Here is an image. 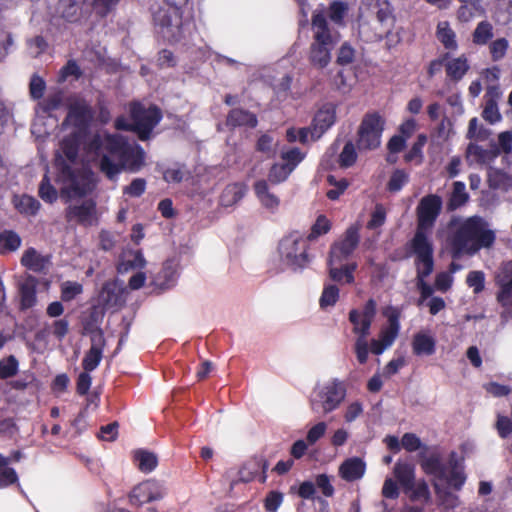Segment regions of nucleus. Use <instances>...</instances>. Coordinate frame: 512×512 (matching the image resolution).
<instances>
[{
  "label": "nucleus",
  "mask_w": 512,
  "mask_h": 512,
  "mask_svg": "<svg viewBox=\"0 0 512 512\" xmlns=\"http://www.w3.org/2000/svg\"><path fill=\"white\" fill-rule=\"evenodd\" d=\"M509 47V43L505 38H499L490 44V53L493 60L498 61L502 59Z\"/></svg>",
  "instance_id": "nucleus-55"
},
{
  "label": "nucleus",
  "mask_w": 512,
  "mask_h": 512,
  "mask_svg": "<svg viewBox=\"0 0 512 512\" xmlns=\"http://www.w3.org/2000/svg\"><path fill=\"white\" fill-rule=\"evenodd\" d=\"M357 154L353 143L348 142L345 144L340 156L339 163L342 167H349L355 163Z\"/></svg>",
  "instance_id": "nucleus-51"
},
{
  "label": "nucleus",
  "mask_w": 512,
  "mask_h": 512,
  "mask_svg": "<svg viewBox=\"0 0 512 512\" xmlns=\"http://www.w3.org/2000/svg\"><path fill=\"white\" fill-rule=\"evenodd\" d=\"M39 196L43 201L48 203H53L58 198V192L51 184L50 179L47 175L43 177L40 183Z\"/></svg>",
  "instance_id": "nucleus-46"
},
{
  "label": "nucleus",
  "mask_w": 512,
  "mask_h": 512,
  "mask_svg": "<svg viewBox=\"0 0 512 512\" xmlns=\"http://www.w3.org/2000/svg\"><path fill=\"white\" fill-rule=\"evenodd\" d=\"M283 502V494L278 491H271L265 498L264 507L269 512H276Z\"/></svg>",
  "instance_id": "nucleus-59"
},
{
  "label": "nucleus",
  "mask_w": 512,
  "mask_h": 512,
  "mask_svg": "<svg viewBox=\"0 0 512 512\" xmlns=\"http://www.w3.org/2000/svg\"><path fill=\"white\" fill-rule=\"evenodd\" d=\"M445 66L447 75L454 80H460L469 69L467 59L464 56L448 60Z\"/></svg>",
  "instance_id": "nucleus-35"
},
{
  "label": "nucleus",
  "mask_w": 512,
  "mask_h": 512,
  "mask_svg": "<svg viewBox=\"0 0 512 512\" xmlns=\"http://www.w3.org/2000/svg\"><path fill=\"white\" fill-rule=\"evenodd\" d=\"M331 228V223L324 215H319L311 228V232L306 238L308 240H314L321 235L326 234Z\"/></svg>",
  "instance_id": "nucleus-48"
},
{
  "label": "nucleus",
  "mask_w": 512,
  "mask_h": 512,
  "mask_svg": "<svg viewBox=\"0 0 512 512\" xmlns=\"http://www.w3.org/2000/svg\"><path fill=\"white\" fill-rule=\"evenodd\" d=\"M412 350L417 356H431L436 350L435 337L428 330L417 332L413 336Z\"/></svg>",
  "instance_id": "nucleus-24"
},
{
  "label": "nucleus",
  "mask_w": 512,
  "mask_h": 512,
  "mask_svg": "<svg viewBox=\"0 0 512 512\" xmlns=\"http://www.w3.org/2000/svg\"><path fill=\"white\" fill-rule=\"evenodd\" d=\"M346 396L344 383L338 379H330L318 385L311 398V409L315 412L328 414L337 409Z\"/></svg>",
  "instance_id": "nucleus-8"
},
{
  "label": "nucleus",
  "mask_w": 512,
  "mask_h": 512,
  "mask_svg": "<svg viewBox=\"0 0 512 512\" xmlns=\"http://www.w3.org/2000/svg\"><path fill=\"white\" fill-rule=\"evenodd\" d=\"M21 264L34 272H44L50 266V257L42 255L35 248H28L24 251Z\"/></svg>",
  "instance_id": "nucleus-26"
},
{
  "label": "nucleus",
  "mask_w": 512,
  "mask_h": 512,
  "mask_svg": "<svg viewBox=\"0 0 512 512\" xmlns=\"http://www.w3.org/2000/svg\"><path fill=\"white\" fill-rule=\"evenodd\" d=\"M328 182L334 186V188L327 191L326 195L331 200H336L348 187V182L345 179L336 180L334 176H328Z\"/></svg>",
  "instance_id": "nucleus-52"
},
{
  "label": "nucleus",
  "mask_w": 512,
  "mask_h": 512,
  "mask_svg": "<svg viewBox=\"0 0 512 512\" xmlns=\"http://www.w3.org/2000/svg\"><path fill=\"white\" fill-rule=\"evenodd\" d=\"M336 120V108L333 104L323 105L315 114L312 128L310 129L311 140H317L328 130Z\"/></svg>",
  "instance_id": "nucleus-17"
},
{
  "label": "nucleus",
  "mask_w": 512,
  "mask_h": 512,
  "mask_svg": "<svg viewBox=\"0 0 512 512\" xmlns=\"http://www.w3.org/2000/svg\"><path fill=\"white\" fill-rule=\"evenodd\" d=\"M131 122L124 118H118L115 122L117 129L132 130L139 139L147 140L150 138L152 130L162 118L161 111L156 106L145 107L140 103H133L130 107Z\"/></svg>",
  "instance_id": "nucleus-6"
},
{
  "label": "nucleus",
  "mask_w": 512,
  "mask_h": 512,
  "mask_svg": "<svg viewBox=\"0 0 512 512\" xmlns=\"http://www.w3.org/2000/svg\"><path fill=\"white\" fill-rule=\"evenodd\" d=\"M254 192L263 208L271 213L278 210L280 206V199L277 195L271 192L266 180H258L255 182Z\"/></svg>",
  "instance_id": "nucleus-23"
},
{
  "label": "nucleus",
  "mask_w": 512,
  "mask_h": 512,
  "mask_svg": "<svg viewBox=\"0 0 512 512\" xmlns=\"http://www.w3.org/2000/svg\"><path fill=\"white\" fill-rule=\"evenodd\" d=\"M448 246L453 258L473 255L482 248H489L495 241L494 232L479 216L467 219L453 218L449 223Z\"/></svg>",
  "instance_id": "nucleus-4"
},
{
  "label": "nucleus",
  "mask_w": 512,
  "mask_h": 512,
  "mask_svg": "<svg viewBox=\"0 0 512 512\" xmlns=\"http://www.w3.org/2000/svg\"><path fill=\"white\" fill-rule=\"evenodd\" d=\"M176 280V269L172 262H167L160 275L155 278L154 283L160 289H168L174 285Z\"/></svg>",
  "instance_id": "nucleus-39"
},
{
  "label": "nucleus",
  "mask_w": 512,
  "mask_h": 512,
  "mask_svg": "<svg viewBox=\"0 0 512 512\" xmlns=\"http://www.w3.org/2000/svg\"><path fill=\"white\" fill-rule=\"evenodd\" d=\"M355 353L357 360L359 363L364 364L368 360L369 354V345L364 336H358L355 345H354Z\"/></svg>",
  "instance_id": "nucleus-58"
},
{
  "label": "nucleus",
  "mask_w": 512,
  "mask_h": 512,
  "mask_svg": "<svg viewBox=\"0 0 512 512\" xmlns=\"http://www.w3.org/2000/svg\"><path fill=\"white\" fill-rule=\"evenodd\" d=\"M384 123L385 120L378 113L365 115L358 132L360 149L372 150L380 146Z\"/></svg>",
  "instance_id": "nucleus-11"
},
{
  "label": "nucleus",
  "mask_w": 512,
  "mask_h": 512,
  "mask_svg": "<svg viewBox=\"0 0 512 512\" xmlns=\"http://www.w3.org/2000/svg\"><path fill=\"white\" fill-rule=\"evenodd\" d=\"M338 298L339 288L333 284H326L320 297V306L322 308L334 306Z\"/></svg>",
  "instance_id": "nucleus-45"
},
{
  "label": "nucleus",
  "mask_w": 512,
  "mask_h": 512,
  "mask_svg": "<svg viewBox=\"0 0 512 512\" xmlns=\"http://www.w3.org/2000/svg\"><path fill=\"white\" fill-rule=\"evenodd\" d=\"M312 29L314 41L311 45L310 61L315 67L324 68L331 60V50L339 41V35L331 33L321 12L314 13Z\"/></svg>",
  "instance_id": "nucleus-5"
},
{
  "label": "nucleus",
  "mask_w": 512,
  "mask_h": 512,
  "mask_svg": "<svg viewBox=\"0 0 512 512\" xmlns=\"http://www.w3.org/2000/svg\"><path fill=\"white\" fill-rule=\"evenodd\" d=\"M499 155L497 148H483L482 146L470 143L466 148L465 160L469 165H489Z\"/></svg>",
  "instance_id": "nucleus-19"
},
{
  "label": "nucleus",
  "mask_w": 512,
  "mask_h": 512,
  "mask_svg": "<svg viewBox=\"0 0 512 512\" xmlns=\"http://www.w3.org/2000/svg\"><path fill=\"white\" fill-rule=\"evenodd\" d=\"M286 137L289 142L300 141L301 143L305 144L312 141L310 129L308 128H290L286 132Z\"/></svg>",
  "instance_id": "nucleus-54"
},
{
  "label": "nucleus",
  "mask_w": 512,
  "mask_h": 512,
  "mask_svg": "<svg viewBox=\"0 0 512 512\" xmlns=\"http://www.w3.org/2000/svg\"><path fill=\"white\" fill-rule=\"evenodd\" d=\"M134 461L143 473L152 472L158 464L157 456L153 452L141 449L134 452Z\"/></svg>",
  "instance_id": "nucleus-31"
},
{
  "label": "nucleus",
  "mask_w": 512,
  "mask_h": 512,
  "mask_svg": "<svg viewBox=\"0 0 512 512\" xmlns=\"http://www.w3.org/2000/svg\"><path fill=\"white\" fill-rule=\"evenodd\" d=\"M421 467L428 475L434 476L433 487L438 498L439 506L450 510L458 506V497L441 485L445 482L449 487L460 490L466 481L463 460L456 453H451L446 464L441 462L438 455L426 457Z\"/></svg>",
  "instance_id": "nucleus-3"
},
{
  "label": "nucleus",
  "mask_w": 512,
  "mask_h": 512,
  "mask_svg": "<svg viewBox=\"0 0 512 512\" xmlns=\"http://www.w3.org/2000/svg\"><path fill=\"white\" fill-rule=\"evenodd\" d=\"M488 183L493 189L508 191L512 187V175L500 169H490L488 173Z\"/></svg>",
  "instance_id": "nucleus-33"
},
{
  "label": "nucleus",
  "mask_w": 512,
  "mask_h": 512,
  "mask_svg": "<svg viewBox=\"0 0 512 512\" xmlns=\"http://www.w3.org/2000/svg\"><path fill=\"white\" fill-rule=\"evenodd\" d=\"M359 242L358 229L354 226L349 227L343 238L336 241L330 250L329 259L331 263L342 262L357 247Z\"/></svg>",
  "instance_id": "nucleus-16"
},
{
  "label": "nucleus",
  "mask_w": 512,
  "mask_h": 512,
  "mask_svg": "<svg viewBox=\"0 0 512 512\" xmlns=\"http://www.w3.org/2000/svg\"><path fill=\"white\" fill-rule=\"evenodd\" d=\"M188 0H167L168 7L160 8L153 15L159 33L169 41H176L182 35L183 23L180 6Z\"/></svg>",
  "instance_id": "nucleus-7"
},
{
  "label": "nucleus",
  "mask_w": 512,
  "mask_h": 512,
  "mask_svg": "<svg viewBox=\"0 0 512 512\" xmlns=\"http://www.w3.org/2000/svg\"><path fill=\"white\" fill-rule=\"evenodd\" d=\"M366 471V463L359 457H351L346 459L339 466V476L347 481L353 482L361 479Z\"/></svg>",
  "instance_id": "nucleus-21"
},
{
  "label": "nucleus",
  "mask_w": 512,
  "mask_h": 512,
  "mask_svg": "<svg viewBox=\"0 0 512 512\" xmlns=\"http://www.w3.org/2000/svg\"><path fill=\"white\" fill-rule=\"evenodd\" d=\"M484 273L481 271H471L466 279L469 287L473 288L475 293H479L484 288Z\"/></svg>",
  "instance_id": "nucleus-60"
},
{
  "label": "nucleus",
  "mask_w": 512,
  "mask_h": 512,
  "mask_svg": "<svg viewBox=\"0 0 512 512\" xmlns=\"http://www.w3.org/2000/svg\"><path fill=\"white\" fill-rule=\"evenodd\" d=\"M15 208L24 214L34 215L40 207V203L29 195L15 196L13 198Z\"/></svg>",
  "instance_id": "nucleus-38"
},
{
  "label": "nucleus",
  "mask_w": 512,
  "mask_h": 512,
  "mask_svg": "<svg viewBox=\"0 0 512 512\" xmlns=\"http://www.w3.org/2000/svg\"><path fill=\"white\" fill-rule=\"evenodd\" d=\"M83 291L82 285L74 281H66L61 285V298L64 301H70Z\"/></svg>",
  "instance_id": "nucleus-49"
},
{
  "label": "nucleus",
  "mask_w": 512,
  "mask_h": 512,
  "mask_svg": "<svg viewBox=\"0 0 512 512\" xmlns=\"http://www.w3.org/2000/svg\"><path fill=\"white\" fill-rule=\"evenodd\" d=\"M124 289L117 281L106 282L99 294V301L106 308L120 306L124 302Z\"/></svg>",
  "instance_id": "nucleus-22"
},
{
  "label": "nucleus",
  "mask_w": 512,
  "mask_h": 512,
  "mask_svg": "<svg viewBox=\"0 0 512 512\" xmlns=\"http://www.w3.org/2000/svg\"><path fill=\"white\" fill-rule=\"evenodd\" d=\"M401 445L405 450L414 452L421 447V440L413 433H405L402 437Z\"/></svg>",
  "instance_id": "nucleus-63"
},
{
  "label": "nucleus",
  "mask_w": 512,
  "mask_h": 512,
  "mask_svg": "<svg viewBox=\"0 0 512 512\" xmlns=\"http://www.w3.org/2000/svg\"><path fill=\"white\" fill-rule=\"evenodd\" d=\"M146 188V182L144 179L137 178L134 179L130 185L126 186L123 189L124 194L130 197H139L141 196Z\"/></svg>",
  "instance_id": "nucleus-61"
},
{
  "label": "nucleus",
  "mask_w": 512,
  "mask_h": 512,
  "mask_svg": "<svg viewBox=\"0 0 512 512\" xmlns=\"http://www.w3.org/2000/svg\"><path fill=\"white\" fill-rule=\"evenodd\" d=\"M393 474L405 492L412 490L415 482L414 465L398 461L394 465Z\"/></svg>",
  "instance_id": "nucleus-27"
},
{
  "label": "nucleus",
  "mask_w": 512,
  "mask_h": 512,
  "mask_svg": "<svg viewBox=\"0 0 512 512\" xmlns=\"http://www.w3.org/2000/svg\"><path fill=\"white\" fill-rule=\"evenodd\" d=\"M428 231L417 230L411 241V250L415 256L417 273L429 276L434 268L433 245Z\"/></svg>",
  "instance_id": "nucleus-10"
},
{
  "label": "nucleus",
  "mask_w": 512,
  "mask_h": 512,
  "mask_svg": "<svg viewBox=\"0 0 512 512\" xmlns=\"http://www.w3.org/2000/svg\"><path fill=\"white\" fill-rule=\"evenodd\" d=\"M437 38L447 49H456L457 43L455 33L446 21L440 22L437 26Z\"/></svg>",
  "instance_id": "nucleus-40"
},
{
  "label": "nucleus",
  "mask_w": 512,
  "mask_h": 512,
  "mask_svg": "<svg viewBox=\"0 0 512 512\" xmlns=\"http://www.w3.org/2000/svg\"><path fill=\"white\" fill-rule=\"evenodd\" d=\"M95 0H59L58 9L68 21H76L94 7Z\"/></svg>",
  "instance_id": "nucleus-20"
},
{
  "label": "nucleus",
  "mask_w": 512,
  "mask_h": 512,
  "mask_svg": "<svg viewBox=\"0 0 512 512\" xmlns=\"http://www.w3.org/2000/svg\"><path fill=\"white\" fill-rule=\"evenodd\" d=\"M356 268V263L342 265V262L331 263L330 260H328L329 278L339 284H352L354 282V271Z\"/></svg>",
  "instance_id": "nucleus-25"
},
{
  "label": "nucleus",
  "mask_w": 512,
  "mask_h": 512,
  "mask_svg": "<svg viewBox=\"0 0 512 512\" xmlns=\"http://www.w3.org/2000/svg\"><path fill=\"white\" fill-rule=\"evenodd\" d=\"M146 265V260L141 251H126L121 255L118 263V272L127 273L129 271L140 270Z\"/></svg>",
  "instance_id": "nucleus-29"
},
{
  "label": "nucleus",
  "mask_w": 512,
  "mask_h": 512,
  "mask_svg": "<svg viewBox=\"0 0 512 512\" xmlns=\"http://www.w3.org/2000/svg\"><path fill=\"white\" fill-rule=\"evenodd\" d=\"M21 237L14 231H0V254L15 252L21 246Z\"/></svg>",
  "instance_id": "nucleus-32"
},
{
  "label": "nucleus",
  "mask_w": 512,
  "mask_h": 512,
  "mask_svg": "<svg viewBox=\"0 0 512 512\" xmlns=\"http://www.w3.org/2000/svg\"><path fill=\"white\" fill-rule=\"evenodd\" d=\"M90 148L99 157L101 172L110 180H115L123 169L136 172L144 166V150L138 144L128 143L119 134L99 133Z\"/></svg>",
  "instance_id": "nucleus-2"
},
{
  "label": "nucleus",
  "mask_w": 512,
  "mask_h": 512,
  "mask_svg": "<svg viewBox=\"0 0 512 512\" xmlns=\"http://www.w3.org/2000/svg\"><path fill=\"white\" fill-rule=\"evenodd\" d=\"M469 199V195L466 192L465 184L461 181H456L453 183V190L451 192L449 201H448V209L455 210L460 206L464 205Z\"/></svg>",
  "instance_id": "nucleus-36"
},
{
  "label": "nucleus",
  "mask_w": 512,
  "mask_h": 512,
  "mask_svg": "<svg viewBox=\"0 0 512 512\" xmlns=\"http://www.w3.org/2000/svg\"><path fill=\"white\" fill-rule=\"evenodd\" d=\"M67 215L70 219L90 225L95 220V203L92 200H85L81 205L70 206Z\"/></svg>",
  "instance_id": "nucleus-28"
},
{
  "label": "nucleus",
  "mask_w": 512,
  "mask_h": 512,
  "mask_svg": "<svg viewBox=\"0 0 512 512\" xmlns=\"http://www.w3.org/2000/svg\"><path fill=\"white\" fill-rule=\"evenodd\" d=\"M227 123L231 126L246 125L249 127H255L257 119L255 115L250 112L241 109H234L229 113Z\"/></svg>",
  "instance_id": "nucleus-37"
},
{
  "label": "nucleus",
  "mask_w": 512,
  "mask_h": 512,
  "mask_svg": "<svg viewBox=\"0 0 512 512\" xmlns=\"http://www.w3.org/2000/svg\"><path fill=\"white\" fill-rule=\"evenodd\" d=\"M349 320L353 324V332L358 336L367 337L372 321L360 316L359 310H352L349 313Z\"/></svg>",
  "instance_id": "nucleus-41"
},
{
  "label": "nucleus",
  "mask_w": 512,
  "mask_h": 512,
  "mask_svg": "<svg viewBox=\"0 0 512 512\" xmlns=\"http://www.w3.org/2000/svg\"><path fill=\"white\" fill-rule=\"evenodd\" d=\"M347 6L340 2H334L330 6V19L336 23L341 24L342 20L346 14Z\"/></svg>",
  "instance_id": "nucleus-62"
},
{
  "label": "nucleus",
  "mask_w": 512,
  "mask_h": 512,
  "mask_svg": "<svg viewBox=\"0 0 512 512\" xmlns=\"http://www.w3.org/2000/svg\"><path fill=\"white\" fill-rule=\"evenodd\" d=\"M442 208V199L437 195L423 197L417 206V230L430 232Z\"/></svg>",
  "instance_id": "nucleus-14"
},
{
  "label": "nucleus",
  "mask_w": 512,
  "mask_h": 512,
  "mask_svg": "<svg viewBox=\"0 0 512 512\" xmlns=\"http://www.w3.org/2000/svg\"><path fill=\"white\" fill-rule=\"evenodd\" d=\"M473 42L477 45H485L493 37V27L488 21H481L473 32Z\"/></svg>",
  "instance_id": "nucleus-42"
},
{
  "label": "nucleus",
  "mask_w": 512,
  "mask_h": 512,
  "mask_svg": "<svg viewBox=\"0 0 512 512\" xmlns=\"http://www.w3.org/2000/svg\"><path fill=\"white\" fill-rule=\"evenodd\" d=\"M485 121L490 124L497 123L501 120V114L499 112L497 103H493L492 101H485V106L482 113Z\"/></svg>",
  "instance_id": "nucleus-57"
},
{
  "label": "nucleus",
  "mask_w": 512,
  "mask_h": 512,
  "mask_svg": "<svg viewBox=\"0 0 512 512\" xmlns=\"http://www.w3.org/2000/svg\"><path fill=\"white\" fill-rule=\"evenodd\" d=\"M327 430V424L325 422H318L313 425L308 431L306 435V441L309 445L315 444L319 439H321Z\"/></svg>",
  "instance_id": "nucleus-56"
},
{
  "label": "nucleus",
  "mask_w": 512,
  "mask_h": 512,
  "mask_svg": "<svg viewBox=\"0 0 512 512\" xmlns=\"http://www.w3.org/2000/svg\"><path fill=\"white\" fill-rule=\"evenodd\" d=\"M245 190V186L241 183H233L226 186L220 196V204L223 207L233 206L242 199Z\"/></svg>",
  "instance_id": "nucleus-30"
},
{
  "label": "nucleus",
  "mask_w": 512,
  "mask_h": 512,
  "mask_svg": "<svg viewBox=\"0 0 512 512\" xmlns=\"http://www.w3.org/2000/svg\"><path fill=\"white\" fill-rule=\"evenodd\" d=\"M101 359L102 349L100 346L93 343L83 359L82 366L85 371L91 372L97 368Z\"/></svg>",
  "instance_id": "nucleus-43"
},
{
  "label": "nucleus",
  "mask_w": 512,
  "mask_h": 512,
  "mask_svg": "<svg viewBox=\"0 0 512 512\" xmlns=\"http://www.w3.org/2000/svg\"><path fill=\"white\" fill-rule=\"evenodd\" d=\"M164 494L165 489L159 482L147 480L132 489L129 500L132 505L141 506L145 503L160 500Z\"/></svg>",
  "instance_id": "nucleus-15"
},
{
  "label": "nucleus",
  "mask_w": 512,
  "mask_h": 512,
  "mask_svg": "<svg viewBox=\"0 0 512 512\" xmlns=\"http://www.w3.org/2000/svg\"><path fill=\"white\" fill-rule=\"evenodd\" d=\"M382 495L387 499H396L399 496V489L393 478H386L382 487Z\"/></svg>",
  "instance_id": "nucleus-64"
},
{
  "label": "nucleus",
  "mask_w": 512,
  "mask_h": 512,
  "mask_svg": "<svg viewBox=\"0 0 512 512\" xmlns=\"http://www.w3.org/2000/svg\"><path fill=\"white\" fill-rule=\"evenodd\" d=\"M408 182V174L403 170H396L390 177L388 189L397 192Z\"/></svg>",
  "instance_id": "nucleus-53"
},
{
  "label": "nucleus",
  "mask_w": 512,
  "mask_h": 512,
  "mask_svg": "<svg viewBox=\"0 0 512 512\" xmlns=\"http://www.w3.org/2000/svg\"><path fill=\"white\" fill-rule=\"evenodd\" d=\"M387 318V325L384 326L378 339H373L370 343L371 352L376 355L382 354L387 348L392 346L400 330V311L395 307H387L383 311Z\"/></svg>",
  "instance_id": "nucleus-12"
},
{
  "label": "nucleus",
  "mask_w": 512,
  "mask_h": 512,
  "mask_svg": "<svg viewBox=\"0 0 512 512\" xmlns=\"http://www.w3.org/2000/svg\"><path fill=\"white\" fill-rule=\"evenodd\" d=\"M40 105L48 113L66 106L68 108L63 125L73 126L75 130L61 141L56 153L55 165L58 170L56 182L60 187L62 198L71 200L85 196L94 188L93 176L87 170L80 168L76 159L79 135L92 119V109L80 96L74 95L66 99L62 91L49 94Z\"/></svg>",
  "instance_id": "nucleus-1"
},
{
  "label": "nucleus",
  "mask_w": 512,
  "mask_h": 512,
  "mask_svg": "<svg viewBox=\"0 0 512 512\" xmlns=\"http://www.w3.org/2000/svg\"><path fill=\"white\" fill-rule=\"evenodd\" d=\"M307 239L299 233L285 236L279 243L280 259L293 269L302 268L309 262Z\"/></svg>",
  "instance_id": "nucleus-9"
},
{
  "label": "nucleus",
  "mask_w": 512,
  "mask_h": 512,
  "mask_svg": "<svg viewBox=\"0 0 512 512\" xmlns=\"http://www.w3.org/2000/svg\"><path fill=\"white\" fill-rule=\"evenodd\" d=\"M304 159V154L298 148L281 152V163L274 164L268 174L272 184L284 182L296 166Z\"/></svg>",
  "instance_id": "nucleus-13"
},
{
  "label": "nucleus",
  "mask_w": 512,
  "mask_h": 512,
  "mask_svg": "<svg viewBox=\"0 0 512 512\" xmlns=\"http://www.w3.org/2000/svg\"><path fill=\"white\" fill-rule=\"evenodd\" d=\"M412 500H423L428 502L431 498L430 490L425 481L414 482L412 490L408 491Z\"/></svg>",
  "instance_id": "nucleus-50"
},
{
  "label": "nucleus",
  "mask_w": 512,
  "mask_h": 512,
  "mask_svg": "<svg viewBox=\"0 0 512 512\" xmlns=\"http://www.w3.org/2000/svg\"><path fill=\"white\" fill-rule=\"evenodd\" d=\"M18 372V361L10 355L0 360V378L7 379L13 377Z\"/></svg>",
  "instance_id": "nucleus-47"
},
{
  "label": "nucleus",
  "mask_w": 512,
  "mask_h": 512,
  "mask_svg": "<svg viewBox=\"0 0 512 512\" xmlns=\"http://www.w3.org/2000/svg\"><path fill=\"white\" fill-rule=\"evenodd\" d=\"M461 6L458 10V17L461 21L467 22L474 16L482 14V0H458Z\"/></svg>",
  "instance_id": "nucleus-34"
},
{
  "label": "nucleus",
  "mask_w": 512,
  "mask_h": 512,
  "mask_svg": "<svg viewBox=\"0 0 512 512\" xmlns=\"http://www.w3.org/2000/svg\"><path fill=\"white\" fill-rule=\"evenodd\" d=\"M426 142L427 136L425 134H419L411 149L405 154V160L407 162L415 161L417 164H420L423 160L422 149Z\"/></svg>",
  "instance_id": "nucleus-44"
},
{
  "label": "nucleus",
  "mask_w": 512,
  "mask_h": 512,
  "mask_svg": "<svg viewBox=\"0 0 512 512\" xmlns=\"http://www.w3.org/2000/svg\"><path fill=\"white\" fill-rule=\"evenodd\" d=\"M496 281L500 288L498 301L507 309H512V260L503 264Z\"/></svg>",
  "instance_id": "nucleus-18"
}]
</instances>
